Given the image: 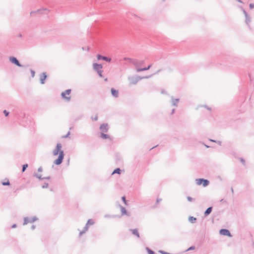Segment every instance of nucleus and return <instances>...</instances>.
Returning a JSON list of instances; mask_svg holds the SVG:
<instances>
[{"instance_id": "dca6fc26", "label": "nucleus", "mask_w": 254, "mask_h": 254, "mask_svg": "<svg viewBox=\"0 0 254 254\" xmlns=\"http://www.w3.org/2000/svg\"><path fill=\"white\" fill-rule=\"evenodd\" d=\"M129 231H131L133 235L136 236L138 238L140 237L139 234L138 233L137 229H129Z\"/></svg>"}, {"instance_id": "052dcab7", "label": "nucleus", "mask_w": 254, "mask_h": 254, "mask_svg": "<svg viewBox=\"0 0 254 254\" xmlns=\"http://www.w3.org/2000/svg\"><path fill=\"white\" fill-rule=\"evenodd\" d=\"M231 191H232V193L233 194L234 193V190H233V189L232 188H231Z\"/></svg>"}, {"instance_id": "aec40b11", "label": "nucleus", "mask_w": 254, "mask_h": 254, "mask_svg": "<svg viewBox=\"0 0 254 254\" xmlns=\"http://www.w3.org/2000/svg\"><path fill=\"white\" fill-rule=\"evenodd\" d=\"M31 218H29L27 217H24V218L23 225H26L28 223H32V222H31Z\"/></svg>"}, {"instance_id": "7ed1b4c3", "label": "nucleus", "mask_w": 254, "mask_h": 254, "mask_svg": "<svg viewBox=\"0 0 254 254\" xmlns=\"http://www.w3.org/2000/svg\"><path fill=\"white\" fill-rule=\"evenodd\" d=\"M195 182L197 185L199 186L202 185L204 187H206L209 184V181L208 180L204 179L203 178L195 179Z\"/></svg>"}, {"instance_id": "cd10ccee", "label": "nucleus", "mask_w": 254, "mask_h": 254, "mask_svg": "<svg viewBox=\"0 0 254 254\" xmlns=\"http://www.w3.org/2000/svg\"><path fill=\"white\" fill-rule=\"evenodd\" d=\"M146 249L148 254H155L154 252L152 250H150L148 247H146Z\"/></svg>"}, {"instance_id": "864d4df0", "label": "nucleus", "mask_w": 254, "mask_h": 254, "mask_svg": "<svg viewBox=\"0 0 254 254\" xmlns=\"http://www.w3.org/2000/svg\"><path fill=\"white\" fill-rule=\"evenodd\" d=\"M18 37H19V38H22V34H21V33L19 34L18 35Z\"/></svg>"}, {"instance_id": "4d7b16f0", "label": "nucleus", "mask_w": 254, "mask_h": 254, "mask_svg": "<svg viewBox=\"0 0 254 254\" xmlns=\"http://www.w3.org/2000/svg\"><path fill=\"white\" fill-rule=\"evenodd\" d=\"M161 93H162V94H166L167 93H166V92L165 90H162L161 91Z\"/></svg>"}, {"instance_id": "6ab92c4d", "label": "nucleus", "mask_w": 254, "mask_h": 254, "mask_svg": "<svg viewBox=\"0 0 254 254\" xmlns=\"http://www.w3.org/2000/svg\"><path fill=\"white\" fill-rule=\"evenodd\" d=\"M212 207H209L206 209V210L204 212V216H208L212 211Z\"/></svg>"}, {"instance_id": "2eb2a0df", "label": "nucleus", "mask_w": 254, "mask_h": 254, "mask_svg": "<svg viewBox=\"0 0 254 254\" xmlns=\"http://www.w3.org/2000/svg\"><path fill=\"white\" fill-rule=\"evenodd\" d=\"M134 60H135L136 61V64H133L136 68H139L138 67L139 66L142 65L144 63V60L140 61H138L137 59H134Z\"/></svg>"}, {"instance_id": "39448f33", "label": "nucleus", "mask_w": 254, "mask_h": 254, "mask_svg": "<svg viewBox=\"0 0 254 254\" xmlns=\"http://www.w3.org/2000/svg\"><path fill=\"white\" fill-rule=\"evenodd\" d=\"M71 89H68L66 90H65L64 92H62L61 93V96L64 99L66 100L67 101H69L71 99L70 96H66L65 95H69L71 93Z\"/></svg>"}, {"instance_id": "680f3d73", "label": "nucleus", "mask_w": 254, "mask_h": 254, "mask_svg": "<svg viewBox=\"0 0 254 254\" xmlns=\"http://www.w3.org/2000/svg\"><path fill=\"white\" fill-rule=\"evenodd\" d=\"M70 134V132H68L67 134L66 135L65 137H67L68 135Z\"/></svg>"}, {"instance_id": "423d86ee", "label": "nucleus", "mask_w": 254, "mask_h": 254, "mask_svg": "<svg viewBox=\"0 0 254 254\" xmlns=\"http://www.w3.org/2000/svg\"><path fill=\"white\" fill-rule=\"evenodd\" d=\"M100 129L102 133L107 132L109 129V126L108 124H102L100 127Z\"/></svg>"}, {"instance_id": "c85d7f7f", "label": "nucleus", "mask_w": 254, "mask_h": 254, "mask_svg": "<svg viewBox=\"0 0 254 254\" xmlns=\"http://www.w3.org/2000/svg\"><path fill=\"white\" fill-rule=\"evenodd\" d=\"M27 167H28L27 164H25L23 165L22 168V172H24L25 171V170L27 169Z\"/></svg>"}, {"instance_id": "bf43d9fd", "label": "nucleus", "mask_w": 254, "mask_h": 254, "mask_svg": "<svg viewBox=\"0 0 254 254\" xmlns=\"http://www.w3.org/2000/svg\"><path fill=\"white\" fill-rule=\"evenodd\" d=\"M161 71V69H160L158 70H157V71L156 72V73H159V72H160ZM155 74H156V73H155Z\"/></svg>"}, {"instance_id": "ea45409f", "label": "nucleus", "mask_w": 254, "mask_h": 254, "mask_svg": "<svg viewBox=\"0 0 254 254\" xmlns=\"http://www.w3.org/2000/svg\"><path fill=\"white\" fill-rule=\"evenodd\" d=\"M240 160L241 162H242L243 163V164L244 165H245V160L243 158H240Z\"/></svg>"}, {"instance_id": "13d9d810", "label": "nucleus", "mask_w": 254, "mask_h": 254, "mask_svg": "<svg viewBox=\"0 0 254 254\" xmlns=\"http://www.w3.org/2000/svg\"><path fill=\"white\" fill-rule=\"evenodd\" d=\"M162 199H159V198H157V202L158 203L159 202H160V201H161Z\"/></svg>"}, {"instance_id": "473e14b6", "label": "nucleus", "mask_w": 254, "mask_h": 254, "mask_svg": "<svg viewBox=\"0 0 254 254\" xmlns=\"http://www.w3.org/2000/svg\"><path fill=\"white\" fill-rule=\"evenodd\" d=\"M3 113L4 114L5 117H7L9 114V112H8L6 110H3Z\"/></svg>"}, {"instance_id": "9b49d317", "label": "nucleus", "mask_w": 254, "mask_h": 254, "mask_svg": "<svg viewBox=\"0 0 254 254\" xmlns=\"http://www.w3.org/2000/svg\"><path fill=\"white\" fill-rule=\"evenodd\" d=\"M172 105L177 107L178 103L180 101L179 98H174L173 96H171Z\"/></svg>"}, {"instance_id": "412c9836", "label": "nucleus", "mask_w": 254, "mask_h": 254, "mask_svg": "<svg viewBox=\"0 0 254 254\" xmlns=\"http://www.w3.org/2000/svg\"><path fill=\"white\" fill-rule=\"evenodd\" d=\"M48 11V9L47 8H42V9H37V10L36 11H32L31 12H30V14H32L34 13H37V12H39L40 11Z\"/></svg>"}, {"instance_id": "4c0bfd02", "label": "nucleus", "mask_w": 254, "mask_h": 254, "mask_svg": "<svg viewBox=\"0 0 254 254\" xmlns=\"http://www.w3.org/2000/svg\"><path fill=\"white\" fill-rule=\"evenodd\" d=\"M49 12V10L48 9V11H40L39 12H38L39 13H40V14H48V13Z\"/></svg>"}, {"instance_id": "1a4fd4ad", "label": "nucleus", "mask_w": 254, "mask_h": 254, "mask_svg": "<svg viewBox=\"0 0 254 254\" xmlns=\"http://www.w3.org/2000/svg\"><path fill=\"white\" fill-rule=\"evenodd\" d=\"M47 76L46 72H42L40 75V83L43 84L45 83V80H46Z\"/></svg>"}, {"instance_id": "2f4dec72", "label": "nucleus", "mask_w": 254, "mask_h": 254, "mask_svg": "<svg viewBox=\"0 0 254 254\" xmlns=\"http://www.w3.org/2000/svg\"><path fill=\"white\" fill-rule=\"evenodd\" d=\"M122 199L126 205H127V201L125 196L122 197Z\"/></svg>"}, {"instance_id": "338daca9", "label": "nucleus", "mask_w": 254, "mask_h": 254, "mask_svg": "<svg viewBox=\"0 0 254 254\" xmlns=\"http://www.w3.org/2000/svg\"><path fill=\"white\" fill-rule=\"evenodd\" d=\"M251 74H249V76H250V78H251Z\"/></svg>"}, {"instance_id": "a18cd8bd", "label": "nucleus", "mask_w": 254, "mask_h": 254, "mask_svg": "<svg viewBox=\"0 0 254 254\" xmlns=\"http://www.w3.org/2000/svg\"><path fill=\"white\" fill-rule=\"evenodd\" d=\"M92 120L94 121H97V120H98L97 115H96L94 118H92Z\"/></svg>"}, {"instance_id": "ddd939ff", "label": "nucleus", "mask_w": 254, "mask_h": 254, "mask_svg": "<svg viewBox=\"0 0 254 254\" xmlns=\"http://www.w3.org/2000/svg\"><path fill=\"white\" fill-rule=\"evenodd\" d=\"M111 91L113 96H114L115 98H117L119 97V91L118 90H116L114 88H112L111 89Z\"/></svg>"}, {"instance_id": "393cba45", "label": "nucleus", "mask_w": 254, "mask_h": 254, "mask_svg": "<svg viewBox=\"0 0 254 254\" xmlns=\"http://www.w3.org/2000/svg\"><path fill=\"white\" fill-rule=\"evenodd\" d=\"M148 70V68L147 67H145L143 68H136V71L137 72H141L145 70Z\"/></svg>"}, {"instance_id": "f3484780", "label": "nucleus", "mask_w": 254, "mask_h": 254, "mask_svg": "<svg viewBox=\"0 0 254 254\" xmlns=\"http://www.w3.org/2000/svg\"><path fill=\"white\" fill-rule=\"evenodd\" d=\"M120 207L121 208L122 215H127L128 216L129 215L127 211V210L126 209V208L124 207H123L120 205Z\"/></svg>"}, {"instance_id": "72a5a7b5", "label": "nucleus", "mask_w": 254, "mask_h": 254, "mask_svg": "<svg viewBox=\"0 0 254 254\" xmlns=\"http://www.w3.org/2000/svg\"><path fill=\"white\" fill-rule=\"evenodd\" d=\"M97 72L98 73V74L100 77H103V75H102L103 70H102L97 71Z\"/></svg>"}, {"instance_id": "a19ab883", "label": "nucleus", "mask_w": 254, "mask_h": 254, "mask_svg": "<svg viewBox=\"0 0 254 254\" xmlns=\"http://www.w3.org/2000/svg\"><path fill=\"white\" fill-rule=\"evenodd\" d=\"M88 226L86 224L85 226L83 228V231H85V232H86V231H87V230L88 229Z\"/></svg>"}, {"instance_id": "a878e982", "label": "nucleus", "mask_w": 254, "mask_h": 254, "mask_svg": "<svg viewBox=\"0 0 254 254\" xmlns=\"http://www.w3.org/2000/svg\"><path fill=\"white\" fill-rule=\"evenodd\" d=\"M94 224V221L91 219H89L88 221H87V222L86 223V224L89 226V225H92L93 224Z\"/></svg>"}, {"instance_id": "79ce46f5", "label": "nucleus", "mask_w": 254, "mask_h": 254, "mask_svg": "<svg viewBox=\"0 0 254 254\" xmlns=\"http://www.w3.org/2000/svg\"><path fill=\"white\" fill-rule=\"evenodd\" d=\"M187 199L189 201H192L193 200V198L191 197L190 196H188Z\"/></svg>"}, {"instance_id": "f8f14e48", "label": "nucleus", "mask_w": 254, "mask_h": 254, "mask_svg": "<svg viewBox=\"0 0 254 254\" xmlns=\"http://www.w3.org/2000/svg\"><path fill=\"white\" fill-rule=\"evenodd\" d=\"M33 176L34 177H36L38 179H39V180H44V179H46V180H49L50 179L51 177L50 176H48V177H43L42 178V176L40 174H38L37 173H35L34 174H33Z\"/></svg>"}, {"instance_id": "774afa93", "label": "nucleus", "mask_w": 254, "mask_h": 254, "mask_svg": "<svg viewBox=\"0 0 254 254\" xmlns=\"http://www.w3.org/2000/svg\"><path fill=\"white\" fill-rule=\"evenodd\" d=\"M165 0H163V1H165Z\"/></svg>"}, {"instance_id": "c03bdc74", "label": "nucleus", "mask_w": 254, "mask_h": 254, "mask_svg": "<svg viewBox=\"0 0 254 254\" xmlns=\"http://www.w3.org/2000/svg\"><path fill=\"white\" fill-rule=\"evenodd\" d=\"M42 171H43V168H42V167H40L38 168V171L39 172H42Z\"/></svg>"}, {"instance_id": "b1692460", "label": "nucleus", "mask_w": 254, "mask_h": 254, "mask_svg": "<svg viewBox=\"0 0 254 254\" xmlns=\"http://www.w3.org/2000/svg\"><path fill=\"white\" fill-rule=\"evenodd\" d=\"M121 171L122 170L120 169V168H116V169H115L114 170V171L112 173V175L114 174H120L121 173Z\"/></svg>"}, {"instance_id": "3c124183", "label": "nucleus", "mask_w": 254, "mask_h": 254, "mask_svg": "<svg viewBox=\"0 0 254 254\" xmlns=\"http://www.w3.org/2000/svg\"><path fill=\"white\" fill-rule=\"evenodd\" d=\"M204 107H205L207 110H209V111H210V110H211V108H209V107H208V106H207L206 105H205Z\"/></svg>"}, {"instance_id": "de8ad7c7", "label": "nucleus", "mask_w": 254, "mask_h": 254, "mask_svg": "<svg viewBox=\"0 0 254 254\" xmlns=\"http://www.w3.org/2000/svg\"><path fill=\"white\" fill-rule=\"evenodd\" d=\"M16 227H17L16 224H13V225H12L11 228H16Z\"/></svg>"}, {"instance_id": "c9c22d12", "label": "nucleus", "mask_w": 254, "mask_h": 254, "mask_svg": "<svg viewBox=\"0 0 254 254\" xmlns=\"http://www.w3.org/2000/svg\"><path fill=\"white\" fill-rule=\"evenodd\" d=\"M30 72H31V76L32 77H34L35 76V71L32 69H30Z\"/></svg>"}, {"instance_id": "4be33fe9", "label": "nucleus", "mask_w": 254, "mask_h": 254, "mask_svg": "<svg viewBox=\"0 0 254 254\" xmlns=\"http://www.w3.org/2000/svg\"><path fill=\"white\" fill-rule=\"evenodd\" d=\"M100 137L103 139H108L110 138V136L108 134H105L104 133L101 132Z\"/></svg>"}, {"instance_id": "4468645a", "label": "nucleus", "mask_w": 254, "mask_h": 254, "mask_svg": "<svg viewBox=\"0 0 254 254\" xmlns=\"http://www.w3.org/2000/svg\"><path fill=\"white\" fill-rule=\"evenodd\" d=\"M246 19H245V22L246 24L248 25L249 28L251 29V27L250 25V23L251 22V18L250 15L249 14L248 15V16H245Z\"/></svg>"}, {"instance_id": "09e8293b", "label": "nucleus", "mask_w": 254, "mask_h": 254, "mask_svg": "<svg viewBox=\"0 0 254 254\" xmlns=\"http://www.w3.org/2000/svg\"><path fill=\"white\" fill-rule=\"evenodd\" d=\"M216 143H217L219 145H221V143H222L221 141L218 140V141H216Z\"/></svg>"}, {"instance_id": "5701e85b", "label": "nucleus", "mask_w": 254, "mask_h": 254, "mask_svg": "<svg viewBox=\"0 0 254 254\" xmlns=\"http://www.w3.org/2000/svg\"><path fill=\"white\" fill-rule=\"evenodd\" d=\"M189 220L191 223H194L196 221V218L193 216H190L189 218Z\"/></svg>"}, {"instance_id": "20e7f679", "label": "nucleus", "mask_w": 254, "mask_h": 254, "mask_svg": "<svg viewBox=\"0 0 254 254\" xmlns=\"http://www.w3.org/2000/svg\"><path fill=\"white\" fill-rule=\"evenodd\" d=\"M9 61L13 64L17 65L18 67H26L27 65L21 64L17 59L14 57H10L9 58Z\"/></svg>"}, {"instance_id": "58836bf2", "label": "nucleus", "mask_w": 254, "mask_h": 254, "mask_svg": "<svg viewBox=\"0 0 254 254\" xmlns=\"http://www.w3.org/2000/svg\"><path fill=\"white\" fill-rule=\"evenodd\" d=\"M194 249H195V247L194 246H191L186 251H190V250H193Z\"/></svg>"}, {"instance_id": "f257e3e1", "label": "nucleus", "mask_w": 254, "mask_h": 254, "mask_svg": "<svg viewBox=\"0 0 254 254\" xmlns=\"http://www.w3.org/2000/svg\"><path fill=\"white\" fill-rule=\"evenodd\" d=\"M62 144L60 143H57L55 149L53 151V154L54 156H56L59 154L58 158L56 159L54 162V164L57 165L61 164L64 158V151L62 150Z\"/></svg>"}, {"instance_id": "5fc2aeb1", "label": "nucleus", "mask_w": 254, "mask_h": 254, "mask_svg": "<svg viewBox=\"0 0 254 254\" xmlns=\"http://www.w3.org/2000/svg\"><path fill=\"white\" fill-rule=\"evenodd\" d=\"M209 140H210V141H211V142H216V140H213V139H209Z\"/></svg>"}, {"instance_id": "6e6d98bb", "label": "nucleus", "mask_w": 254, "mask_h": 254, "mask_svg": "<svg viewBox=\"0 0 254 254\" xmlns=\"http://www.w3.org/2000/svg\"><path fill=\"white\" fill-rule=\"evenodd\" d=\"M151 66H152V64H150L148 66H147V67L148 68V69H149Z\"/></svg>"}, {"instance_id": "f704fd0d", "label": "nucleus", "mask_w": 254, "mask_h": 254, "mask_svg": "<svg viewBox=\"0 0 254 254\" xmlns=\"http://www.w3.org/2000/svg\"><path fill=\"white\" fill-rule=\"evenodd\" d=\"M48 185H49L48 183H45L44 184V185L42 186V188L43 189L47 188H48Z\"/></svg>"}, {"instance_id": "9d476101", "label": "nucleus", "mask_w": 254, "mask_h": 254, "mask_svg": "<svg viewBox=\"0 0 254 254\" xmlns=\"http://www.w3.org/2000/svg\"><path fill=\"white\" fill-rule=\"evenodd\" d=\"M93 66L94 70H95L96 72H97V71L102 70L103 68V66L102 64H98L97 63H94L93 64Z\"/></svg>"}, {"instance_id": "7c9ffc66", "label": "nucleus", "mask_w": 254, "mask_h": 254, "mask_svg": "<svg viewBox=\"0 0 254 254\" xmlns=\"http://www.w3.org/2000/svg\"><path fill=\"white\" fill-rule=\"evenodd\" d=\"M2 185L3 186H8L10 185V183L8 180H7L6 182H2Z\"/></svg>"}, {"instance_id": "c756f323", "label": "nucleus", "mask_w": 254, "mask_h": 254, "mask_svg": "<svg viewBox=\"0 0 254 254\" xmlns=\"http://www.w3.org/2000/svg\"><path fill=\"white\" fill-rule=\"evenodd\" d=\"M83 116V115L82 114H80V115H79L78 116H77V117H76L74 119L75 121H77L80 120L82 118Z\"/></svg>"}, {"instance_id": "f03ea898", "label": "nucleus", "mask_w": 254, "mask_h": 254, "mask_svg": "<svg viewBox=\"0 0 254 254\" xmlns=\"http://www.w3.org/2000/svg\"><path fill=\"white\" fill-rule=\"evenodd\" d=\"M151 75H149L145 77H140L139 76H129L128 78V80L129 81L130 84L132 85L136 84L138 81L140 80L143 78H148L150 77Z\"/></svg>"}, {"instance_id": "603ef678", "label": "nucleus", "mask_w": 254, "mask_h": 254, "mask_svg": "<svg viewBox=\"0 0 254 254\" xmlns=\"http://www.w3.org/2000/svg\"><path fill=\"white\" fill-rule=\"evenodd\" d=\"M175 110V109H172L171 113V115H173L174 113Z\"/></svg>"}, {"instance_id": "37998d69", "label": "nucleus", "mask_w": 254, "mask_h": 254, "mask_svg": "<svg viewBox=\"0 0 254 254\" xmlns=\"http://www.w3.org/2000/svg\"><path fill=\"white\" fill-rule=\"evenodd\" d=\"M250 9H253L254 7V3H250L249 5Z\"/></svg>"}, {"instance_id": "49530a36", "label": "nucleus", "mask_w": 254, "mask_h": 254, "mask_svg": "<svg viewBox=\"0 0 254 254\" xmlns=\"http://www.w3.org/2000/svg\"><path fill=\"white\" fill-rule=\"evenodd\" d=\"M85 233V231L82 230V231L80 232L79 235L81 236V235H82V234H83Z\"/></svg>"}, {"instance_id": "8fccbe9b", "label": "nucleus", "mask_w": 254, "mask_h": 254, "mask_svg": "<svg viewBox=\"0 0 254 254\" xmlns=\"http://www.w3.org/2000/svg\"><path fill=\"white\" fill-rule=\"evenodd\" d=\"M35 227H36L35 225H33L31 226V229H32V230H34V229H35Z\"/></svg>"}, {"instance_id": "e433bc0d", "label": "nucleus", "mask_w": 254, "mask_h": 254, "mask_svg": "<svg viewBox=\"0 0 254 254\" xmlns=\"http://www.w3.org/2000/svg\"><path fill=\"white\" fill-rule=\"evenodd\" d=\"M38 219V218L36 216H34L31 218V222H34V221H36Z\"/></svg>"}, {"instance_id": "0eeeda50", "label": "nucleus", "mask_w": 254, "mask_h": 254, "mask_svg": "<svg viewBox=\"0 0 254 254\" xmlns=\"http://www.w3.org/2000/svg\"><path fill=\"white\" fill-rule=\"evenodd\" d=\"M219 233L224 236H227L229 237H231L232 235L231 234V233L230 232L229 230L226 229H221L219 231Z\"/></svg>"}, {"instance_id": "69168bd1", "label": "nucleus", "mask_w": 254, "mask_h": 254, "mask_svg": "<svg viewBox=\"0 0 254 254\" xmlns=\"http://www.w3.org/2000/svg\"><path fill=\"white\" fill-rule=\"evenodd\" d=\"M82 50H83V51H84V50H85V48L84 47H82Z\"/></svg>"}, {"instance_id": "bb28decb", "label": "nucleus", "mask_w": 254, "mask_h": 254, "mask_svg": "<svg viewBox=\"0 0 254 254\" xmlns=\"http://www.w3.org/2000/svg\"><path fill=\"white\" fill-rule=\"evenodd\" d=\"M239 7L241 9L242 11L243 12V13L244 14L245 16H248V13L246 12V11L244 9V8L242 6H239Z\"/></svg>"}, {"instance_id": "6e6552de", "label": "nucleus", "mask_w": 254, "mask_h": 254, "mask_svg": "<svg viewBox=\"0 0 254 254\" xmlns=\"http://www.w3.org/2000/svg\"><path fill=\"white\" fill-rule=\"evenodd\" d=\"M97 57L98 60H102L107 62H110L111 61V59L110 58H108L106 56H103L101 55H97Z\"/></svg>"}, {"instance_id": "e2e57ef3", "label": "nucleus", "mask_w": 254, "mask_h": 254, "mask_svg": "<svg viewBox=\"0 0 254 254\" xmlns=\"http://www.w3.org/2000/svg\"><path fill=\"white\" fill-rule=\"evenodd\" d=\"M237 1L239 2H241V3H242V1L241 0H237Z\"/></svg>"}, {"instance_id": "0e129e2a", "label": "nucleus", "mask_w": 254, "mask_h": 254, "mask_svg": "<svg viewBox=\"0 0 254 254\" xmlns=\"http://www.w3.org/2000/svg\"><path fill=\"white\" fill-rule=\"evenodd\" d=\"M205 146L206 147V148H209V146L208 145H207L206 144H204Z\"/></svg>"}, {"instance_id": "a211bd4d", "label": "nucleus", "mask_w": 254, "mask_h": 254, "mask_svg": "<svg viewBox=\"0 0 254 254\" xmlns=\"http://www.w3.org/2000/svg\"><path fill=\"white\" fill-rule=\"evenodd\" d=\"M124 60L128 61L129 62L132 63L133 64H136V61L135 60H134V59L129 58L125 57L124 58Z\"/></svg>"}]
</instances>
